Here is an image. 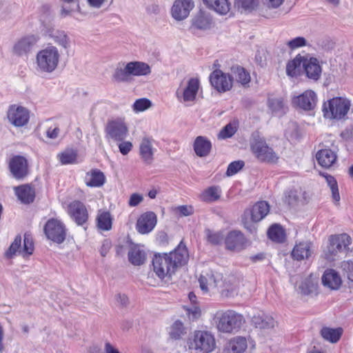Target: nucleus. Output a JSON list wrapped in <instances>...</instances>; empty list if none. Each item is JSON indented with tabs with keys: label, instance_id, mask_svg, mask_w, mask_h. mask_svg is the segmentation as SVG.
<instances>
[{
	"label": "nucleus",
	"instance_id": "38",
	"mask_svg": "<svg viewBox=\"0 0 353 353\" xmlns=\"http://www.w3.org/2000/svg\"><path fill=\"white\" fill-rule=\"evenodd\" d=\"M97 225L99 229L108 231L112 228V218L109 212H99L97 217Z\"/></svg>",
	"mask_w": 353,
	"mask_h": 353
},
{
	"label": "nucleus",
	"instance_id": "48",
	"mask_svg": "<svg viewBox=\"0 0 353 353\" xmlns=\"http://www.w3.org/2000/svg\"><path fill=\"white\" fill-rule=\"evenodd\" d=\"M321 174L325 178V180L330 188L333 200L339 204L341 197L336 181L332 176L327 174L321 173Z\"/></svg>",
	"mask_w": 353,
	"mask_h": 353
},
{
	"label": "nucleus",
	"instance_id": "41",
	"mask_svg": "<svg viewBox=\"0 0 353 353\" xmlns=\"http://www.w3.org/2000/svg\"><path fill=\"white\" fill-rule=\"evenodd\" d=\"M268 236L272 241L277 243H283L285 241V235L283 228L274 223L268 230Z\"/></svg>",
	"mask_w": 353,
	"mask_h": 353
},
{
	"label": "nucleus",
	"instance_id": "15",
	"mask_svg": "<svg viewBox=\"0 0 353 353\" xmlns=\"http://www.w3.org/2000/svg\"><path fill=\"white\" fill-rule=\"evenodd\" d=\"M7 117L9 122L14 126L23 127L28 123L30 114L26 108L12 105L8 110Z\"/></svg>",
	"mask_w": 353,
	"mask_h": 353
},
{
	"label": "nucleus",
	"instance_id": "53",
	"mask_svg": "<svg viewBox=\"0 0 353 353\" xmlns=\"http://www.w3.org/2000/svg\"><path fill=\"white\" fill-rule=\"evenodd\" d=\"M236 131V128L232 123L227 124L219 133V139H228L231 137Z\"/></svg>",
	"mask_w": 353,
	"mask_h": 353
},
{
	"label": "nucleus",
	"instance_id": "47",
	"mask_svg": "<svg viewBox=\"0 0 353 353\" xmlns=\"http://www.w3.org/2000/svg\"><path fill=\"white\" fill-rule=\"evenodd\" d=\"M185 333V327L179 320H176L173 323L169 332L170 336L174 340L180 339Z\"/></svg>",
	"mask_w": 353,
	"mask_h": 353
},
{
	"label": "nucleus",
	"instance_id": "45",
	"mask_svg": "<svg viewBox=\"0 0 353 353\" xmlns=\"http://www.w3.org/2000/svg\"><path fill=\"white\" fill-rule=\"evenodd\" d=\"M317 284L311 279L307 278L301 281L298 287V291L304 295H309L316 292Z\"/></svg>",
	"mask_w": 353,
	"mask_h": 353
},
{
	"label": "nucleus",
	"instance_id": "33",
	"mask_svg": "<svg viewBox=\"0 0 353 353\" xmlns=\"http://www.w3.org/2000/svg\"><path fill=\"white\" fill-rule=\"evenodd\" d=\"M128 71L131 76H143L149 74L151 72L150 67L148 64L139 62L132 61L127 63Z\"/></svg>",
	"mask_w": 353,
	"mask_h": 353
},
{
	"label": "nucleus",
	"instance_id": "61",
	"mask_svg": "<svg viewBox=\"0 0 353 353\" xmlns=\"http://www.w3.org/2000/svg\"><path fill=\"white\" fill-rule=\"evenodd\" d=\"M178 211L182 216H190L193 213V209L191 206L181 205L178 207Z\"/></svg>",
	"mask_w": 353,
	"mask_h": 353
},
{
	"label": "nucleus",
	"instance_id": "1",
	"mask_svg": "<svg viewBox=\"0 0 353 353\" xmlns=\"http://www.w3.org/2000/svg\"><path fill=\"white\" fill-rule=\"evenodd\" d=\"M188 256L185 246L181 243L169 254H158L154 256L152 261L153 271L161 280L170 279L179 267L187 263Z\"/></svg>",
	"mask_w": 353,
	"mask_h": 353
},
{
	"label": "nucleus",
	"instance_id": "31",
	"mask_svg": "<svg viewBox=\"0 0 353 353\" xmlns=\"http://www.w3.org/2000/svg\"><path fill=\"white\" fill-rule=\"evenodd\" d=\"M211 143L206 138L197 137L194 143V150L197 156L203 157L209 154L211 150Z\"/></svg>",
	"mask_w": 353,
	"mask_h": 353
},
{
	"label": "nucleus",
	"instance_id": "5",
	"mask_svg": "<svg viewBox=\"0 0 353 353\" xmlns=\"http://www.w3.org/2000/svg\"><path fill=\"white\" fill-rule=\"evenodd\" d=\"M270 212L268 202L261 201L256 203L251 208L244 211L242 216V223L244 228L250 232H256V228L252 223H256L264 219Z\"/></svg>",
	"mask_w": 353,
	"mask_h": 353
},
{
	"label": "nucleus",
	"instance_id": "9",
	"mask_svg": "<svg viewBox=\"0 0 353 353\" xmlns=\"http://www.w3.org/2000/svg\"><path fill=\"white\" fill-rule=\"evenodd\" d=\"M105 138L114 142L122 141L128 134V128L121 119L109 120L105 128Z\"/></svg>",
	"mask_w": 353,
	"mask_h": 353
},
{
	"label": "nucleus",
	"instance_id": "32",
	"mask_svg": "<svg viewBox=\"0 0 353 353\" xmlns=\"http://www.w3.org/2000/svg\"><path fill=\"white\" fill-rule=\"evenodd\" d=\"M212 19L209 14L199 12L192 21V28L198 30H208L211 27Z\"/></svg>",
	"mask_w": 353,
	"mask_h": 353
},
{
	"label": "nucleus",
	"instance_id": "8",
	"mask_svg": "<svg viewBox=\"0 0 353 353\" xmlns=\"http://www.w3.org/2000/svg\"><path fill=\"white\" fill-rule=\"evenodd\" d=\"M34 251V244L30 234H24L23 245L21 246V236L17 235L11 243L8 249L5 252L4 256L6 259H12L17 254H21L23 256L30 255Z\"/></svg>",
	"mask_w": 353,
	"mask_h": 353
},
{
	"label": "nucleus",
	"instance_id": "60",
	"mask_svg": "<svg viewBox=\"0 0 353 353\" xmlns=\"http://www.w3.org/2000/svg\"><path fill=\"white\" fill-rule=\"evenodd\" d=\"M60 130L58 127L54 128H49L46 131V136L48 138L51 139H57L59 136Z\"/></svg>",
	"mask_w": 353,
	"mask_h": 353
},
{
	"label": "nucleus",
	"instance_id": "24",
	"mask_svg": "<svg viewBox=\"0 0 353 353\" xmlns=\"http://www.w3.org/2000/svg\"><path fill=\"white\" fill-rule=\"evenodd\" d=\"M319 164L325 168H330L336 161L337 155L331 149L325 148L320 150L316 154Z\"/></svg>",
	"mask_w": 353,
	"mask_h": 353
},
{
	"label": "nucleus",
	"instance_id": "19",
	"mask_svg": "<svg viewBox=\"0 0 353 353\" xmlns=\"http://www.w3.org/2000/svg\"><path fill=\"white\" fill-rule=\"evenodd\" d=\"M194 6L192 0H175L171 8L172 17L176 21H182L189 16Z\"/></svg>",
	"mask_w": 353,
	"mask_h": 353
},
{
	"label": "nucleus",
	"instance_id": "46",
	"mask_svg": "<svg viewBox=\"0 0 353 353\" xmlns=\"http://www.w3.org/2000/svg\"><path fill=\"white\" fill-rule=\"evenodd\" d=\"M63 3L68 4V8L65 6H62L61 9V15L62 17H66L75 11H80L79 0H59Z\"/></svg>",
	"mask_w": 353,
	"mask_h": 353
},
{
	"label": "nucleus",
	"instance_id": "4",
	"mask_svg": "<svg viewBox=\"0 0 353 353\" xmlns=\"http://www.w3.org/2000/svg\"><path fill=\"white\" fill-rule=\"evenodd\" d=\"M188 345L190 350L201 353H210L215 349L216 341L211 332L195 330L189 336Z\"/></svg>",
	"mask_w": 353,
	"mask_h": 353
},
{
	"label": "nucleus",
	"instance_id": "51",
	"mask_svg": "<svg viewBox=\"0 0 353 353\" xmlns=\"http://www.w3.org/2000/svg\"><path fill=\"white\" fill-rule=\"evenodd\" d=\"M62 164L72 163L76 161L77 154L73 150H66L59 155Z\"/></svg>",
	"mask_w": 353,
	"mask_h": 353
},
{
	"label": "nucleus",
	"instance_id": "11",
	"mask_svg": "<svg viewBox=\"0 0 353 353\" xmlns=\"http://www.w3.org/2000/svg\"><path fill=\"white\" fill-rule=\"evenodd\" d=\"M250 147L252 152L259 161L274 163L279 159L273 149L263 139H255L251 143Z\"/></svg>",
	"mask_w": 353,
	"mask_h": 353
},
{
	"label": "nucleus",
	"instance_id": "52",
	"mask_svg": "<svg viewBox=\"0 0 353 353\" xmlns=\"http://www.w3.org/2000/svg\"><path fill=\"white\" fill-rule=\"evenodd\" d=\"M341 267L348 280L353 282V261H344L341 263Z\"/></svg>",
	"mask_w": 353,
	"mask_h": 353
},
{
	"label": "nucleus",
	"instance_id": "49",
	"mask_svg": "<svg viewBox=\"0 0 353 353\" xmlns=\"http://www.w3.org/2000/svg\"><path fill=\"white\" fill-rule=\"evenodd\" d=\"M207 240L213 245H219L222 243L224 235L221 232H214L210 229L205 230Z\"/></svg>",
	"mask_w": 353,
	"mask_h": 353
},
{
	"label": "nucleus",
	"instance_id": "7",
	"mask_svg": "<svg viewBox=\"0 0 353 353\" xmlns=\"http://www.w3.org/2000/svg\"><path fill=\"white\" fill-rule=\"evenodd\" d=\"M351 242V237L345 233L330 236L327 246L323 249L324 257L327 260L333 261L339 252L348 248Z\"/></svg>",
	"mask_w": 353,
	"mask_h": 353
},
{
	"label": "nucleus",
	"instance_id": "27",
	"mask_svg": "<svg viewBox=\"0 0 353 353\" xmlns=\"http://www.w3.org/2000/svg\"><path fill=\"white\" fill-rule=\"evenodd\" d=\"M312 243L310 241L301 242L294 247L291 255L294 260L301 261L312 255Z\"/></svg>",
	"mask_w": 353,
	"mask_h": 353
},
{
	"label": "nucleus",
	"instance_id": "14",
	"mask_svg": "<svg viewBox=\"0 0 353 353\" xmlns=\"http://www.w3.org/2000/svg\"><path fill=\"white\" fill-rule=\"evenodd\" d=\"M221 280V274L209 270L202 272L199 279V282L203 292H214Z\"/></svg>",
	"mask_w": 353,
	"mask_h": 353
},
{
	"label": "nucleus",
	"instance_id": "30",
	"mask_svg": "<svg viewBox=\"0 0 353 353\" xmlns=\"http://www.w3.org/2000/svg\"><path fill=\"white\" fill-rule=\"evenodd\" d=\"M105 181L103 173L99 170H91L85 177V184L89 187H101L104 184Z\"/></svg>",
	"mask_w": 353,
	"mask_h": 353
},
{
	"label": "nucleus",
	"instance_id": "25",
	"mask_svg": "<svg viewBox=\"0 0 353 353\" xmlns=\"http://www.w3.org/2000/svg\"><path fill=\"white\" fill-rule=\"evenodd\" d=\"M154 150L152 140L148 137H144L140 143L139 153L141 159L145 164L150 165L152 163Z\"/></svg>",
	"mask_w": 353,
	"mask_h": 353
},
{
	"label": "nucleus",
	"instance_id": "37",
	"mask_svg": "<svg viewBox=\"0 0 353 353\" xmlns=\"http://www.w3.org/2000/svg\"><path fill=\"white\" fill-rule=\"evenodd\" d=\"M221 190L219 186H211L205 189L200 195L203 201L210 203L219 199Z\"/></svg>",
	"mask_w": 353,
	"mask_h": 353
},
{
	"label": "nucleus",
	"instance_id": "42",
	"mask_svg": "<svg viewBox=\"0 0 353 353\" xmlns=\"http://www.w3.org/2000/svg\"><path fill=\"white\" fill-rule=\"evenodd\" d=\"M130 262L134 265L143 264L145 260V253L137 246L131 248L128 252Z\"/></svg>",
	"mask_w": 353,
	"mask_h": 353
},
{
	"label": "nucleus",
	"instance_id": "58",
	"mask_svg": "<svg viewBox=\"0 0 353 353\" xmlns=\"http://www.w3.org/2000/svg\"><path fill=\"white\" fill-rule=\"evenodd\" d=\"M117 143H119L118 146L119 149V152L123 155L128 154L132 149V143L130 141H118Z\"/></svg>",
	"mask_w": 353,
	"mask_h": 353
},
{
	"label": "nucleus",
	"instance_id": "40",
	"mask_svg": "<svg viewBox=\"0 0 353 353\" xmlns=\"http://www.w3.org/2000/svg\"><path fill=\"white\" fill-rule=\"evenodd\" d=\"M343 330L341 328H330L327 327H323L321 330L322 337L332 343H336L342 335Z\"/></svg>",
	"mask_w": 353,
	"mask_h": 353
},
{
	"label": "nucleus",
	"instance_id": "28",
	"mask_svg": "<svg viewBox=\"0 0 353 353\" xmlns=\"http://www.w3.org/2000/svg\"><path fill=\"white\" fill-rule=\"evenodd\" d=\"M341 279L339 274L334 270H327L323 274V284L332 290L339 289L341 285Z\"/></svg>",
	"mask_w": 353,
	"mask_h": 353
},
{
	"label": "nucleus",
	"instance_id": "39",
	"mask_svg": "<svg viewBox=\"0 0 353 353\" xmlns=\"http://www.w3.org/2000/svg\"><path fill=\"white\" fill-rule=\"evenodd\" d=\"M50 37L54 43L64 49L70 48V39L65 31L59 30H53L50 33Z\"/></svg>",
	"mask_w": 353,
	"mask_h": 353
},
{
	"label": "nucleus",
	"instance_id": "22",
	"mask_svg": "<svg viewBox=\"0 0 353 353\" xmlns=\"http://www.w3.org/2000/svg\"><path fill=\"white\" fill-rule=\"evenodd\" d=\"M157 223V216L152 212H147L139 218L137 229L141 234H147L152 230Z\"/></svg>",
	"mask_w": 353,
	"mask_h": 353
},
{
	"label": "nucleus",
	"instance_id": "57",
	"mask_svg": "<svg viewBox=\"0 0 353 353\" xmlns=\"http://www.w3.org/2000/svg\"><path fill=\"white\" fill-rule=\"evenodd\" d=\"M299 195L296 190H292L287 192L285 195V202L289 205H294L299 201Z\"/></svg>",
	"mask_w": 353,
	"mask_h": 353
},
{
	"label": "nucleus",
	"instance_id": "36",
	"mask_svg": "<svg viewBox=\"0 0 353 353\" xmlns=\"http://www.w3.org/2000/svg\"><path fill=\"white\" fill-rule=\"evenodd\" d=\"M268 106L272 114L278 116L285 114L287 109L284 99L281 97H269L268 99Z\"/></svg>",
	"mask_w": 353,
	"mask_h": 353
},
{
	"label": "nucleus",
	"instance_id": "35",
	"mask_svg": "<svg viewBox=\"0 0 353 353\" xmlns=\"http://www.w3.org/2000/svg\"><path fill=\"white\" fill-rule=\"evenodd\" d=\"M204 3L210 9L220 14H226L230 10V3L228 0H203Z\"/></svg>",
	"mask_w": 353,
	"mask_h": 353
},
{
	"label": "nucleus",
	"instance_id": "17",
	"mask_svg": "<svg viewBox=\"0 0 353 353\" xmlns=\"http://www.w3.org/2000/svg\"><path fill=\"white\" fill-rule=\"evenodd\" d=\"M210 81L212 86L219 92H225L232 87V79L230 75L220 70H216L210 74Z\"/></svg>",
	"mask_w": 353,
	"mask_h": 353
},
{
	"label": "nucleus",
	"instance_id": "56",
	"mask_svg": "<svg viewBox=\"0 0 353 353\" xmlns=\"http://www.w3.org/2000/svg\"><path fill=\"white\" fill-rule=\"evenodd\" d=\"M306 44V39L302 37H296L289 41L287 43V45L291 50H294L300 47L305 46Z\"/></svg>",
	"mask_w": 353,
	"mask_h": 353
},
{
	"label": "nucleus",
	"instance_id": "50",
	"mask_svg": "<svg viewBox=\"0 0 353 353\" xmlns=\"http://www.w3.org/2000/svg\"><path fill=\"white\" fill-rule=\"evenodd\" d=\"M151 101L146 98H141L135 101L132 105V109L135 112H143L150 108Z\"/></svg>",
	"mask_w": 353,
	"mask_h": 353
},
{
	"label": "nucleus",
	"instance_id": "23",
	"mask_svg": "<svg viewBox=\"0 0 353 353\" xmlns=\"http://www.w3.org/2000/svg\"><path fill=\"white\" fill-rule=\"evenodd\" d=\"M303 68L307 78L316 81L321 75L322 69L316 58L311 57L303 61Z\"/></svg>",
	"mask_w": 353,
	"mask_h": 353
},
{
	"label": "nucleus",
	"instance_id": "43",
	"mask_svg": "<svg viewBox=\"0 0 353 353\" xmlns=\"http://www.w3.org/2000/svg\"><path fill=\"white\" fill-rule=\"evenodd\" d=\"M231 70L233 75L232 78L234 79L237 82L241 83L242 85H246L250 83V73L247 72L243 67L239 65L233 66Z\"/></svg>",
	"mask_w": 353,
	"mask_h": 353
},
{
	"label": "nucleus",
	"instance_id": "6",
	"mask_svg": "<svg viewBox=\"0 0 353 353\" xmlns=\"http://www.w3.org/2000/svg\"><path fill=\"white\" fill-rule=\"evenodd\" d=\"M59 59L58 49L55 46H48L37 53V70L41 72L51 73L57 68Z\"/></svg>",
	"mask_w": 353,
	"mask_h": 353
},
{
	"label": "nucleus",
	"instance_id": "2",
	"mask_svg": "<svg viewBox=\"0 0 353 353\" xmlns=\"http://www.w3.org/2000/svg\"><path fill=\"white\" fill-rule=\"evenodd\" d=\"M350 106L351 102L348 99L336 97L323 103L322 111L326 119L341 120L347 114Z\"/></svg>",
	"mask_w": 353,
	"mask_h": 353
},
{
	"label": "nucleus",
	"instance_id": "34",
	"mask_svg": "<svg viewBox=\"0 0 353 353\" xmlns=\"http://www.w3.org/2000/svg\"><path fill=\"white\" fill-rule=\"evenodd\" d=\"M247 348V341L244 337H235L231 339L225 348L226 353H243Z\"/></svg>",
	"mask_w": 353,
	"mask_h": 353
},
{
	"label": "nucleus",
	"instance_id": "20",
	"mask_svg": "<svg viewBox=\"0 0 353 353\" xmlns=\"http://www.w3.org/2000/svg\"><path fill=\"white\" fill-rule=\"evenodd\" d=\"M68 213L75 223L79 225L85 223L88 218L85 205L79 201H74L70 203Z\"/></svg>",
	"mask_w": 353,
	"mask_h": 353
},
{
	"label": "nucleus",
	"instance_id": "55",
	"mask_svg": "<svg viewBox=\"0 0 353 353\" xmlns=\"http://www.w3.org/2000/svg\"><path fill=\"white\" fill-rule=\"evenodd\" d=\"M236 4L239 8L244 10H252L257 6L256 0H236Z\"/></svg>",
	"mask_w": 353,
	"mask_h": 353
},
{
	"label": "nucleus",
	"instance_id": "44",
	"mask_svg": "<svg viewBox=\"0 0 353 353\" xmlns=\"http://www.w3.org/2000/svg\"><path fill=\"white\" fill-rule=\"evenodd\" d=\"M127 68L128 64H126L123 68L117 67L112 74V80L117 83L130 82L132 80V76L130 73L128 72Z\"/></svg>",
	"mask_w": 353,
	"mask_h": 353
},
{
	"label": "nucleus",
	"instance_id": "16",
	"mask_svg": "<svg viewBox=\"0 0 353 353\" xmlns=\"http://www.w3.org/2000/svg\"><path fill=\"white\" fill-rule=\"evenodd\" d=\"M8 167L12 176L17 180L23 179L29 173L28 161L23 156L16 155L12 157Z\"/></svg>",
	"mask_w": 353,
	"mask_h": 353
},
{
	"label": "nucleus",
	"instance_id": "59",
	"mask_svg": "<svg viewBox=\"0 0 353 353\" xmlns=\"http://www.w3.org/2000/svg\"><path fill=\"white\" fill-rule=\"evenodd\" d=\"M143 200V197L141 194L138 193H133L130 195L128 201V205L130 207H135L141 203Z\"/></svg>",
	"mask_w": 353,
	"mask_h": 353
},
{
	"label": "nucleus",
	"instance_id": "18",
	"mask_svg": "<svg viewBox=\"0 0 353 353\" xmlns=\"http://www.w3.org/2000/svg\"><path fill=\"white\" fill-rule=\"evenodd\" d=\"M317 102L316 93L312 90H306L301 94L293 97L292 103L293 105L304 110H313Z\"/></svg>",
	"mask_w": 353,
	"mask_h": 353
},
{
	"label": "nucleus",
	"instance_id": "10",
	"mask_svg": "<svg viewBox=\"0 0 353 353\" xmlns=\"http://www.w3.org/2000/svg\"><path fill=\"white\" fill-rule=\"evenodd\" d=\"M199 80L190 78L187 81L183 80L176 91V97L180 102H193L199 88Z\"/></svg>",
	"mask_w": 353,
	"mask_h": 353
},
{
	"label": "nucleus",
	"instance_id": "62",
	"mask_svg": "<svg viewBox=\"0 0 353 353\" xmlns=\"http://www.w3.org/2000/svg\"><path fill=\"white\" fill-rule=\"evenodd\" d=\"M160 7L158 4L152 3L147 6L146 11L150 14H158L160 12Z\"/></svg>",
	"mask_w": 353,
	"mask_h": 353
},
{
	"label": "nucleus",
	"instance_id": "26",
	"mask_svg": "<svg viewBox=\"0 0 353 353\" xmlns=\"http://www.w3.org/2000/svg\"><path fill=\"white\" fill-rule=\"evenodd\" d=\"M18 199L24 204H29L34 201L35 191L28 184L21 185L14 188Z\"/></svg>",
	"mask_w": 353,
	"mask_h": 353
},
{
	"label": "nucleus",
	"instance_id": "21",
	"mask_svg": "<svg viewBox=\"0 0 353 353\" xmlns=\"http://www.w3.org/2000/svg\"><path fill=\"white\" fill-rule=\"evenodd\" d=\"M225 243L228 250L239 251L245 248L246 239L241 232L233 230L228 234Z\"/></svg>",
	"mask_w": 353,
	"mask_h": 353
},
{
	"label": "nucleus",
	"instance_id": "54",
	"mask_svg": "<svg viewBox=\"0 0 353 353\" xmlns=\"http://www.w3.org/2000/svg\"><path fill=\"white\" fill-rule=\"evenodd\" d=\"M243 166L244 162L243 161H236L230 163L226 171L227 176H230L236 174Z\"/></svg>",
	"mask_w": 353,
	"mask_h": 353
},
{
	"label": "nucleus",
	"instance_id": "3",
	"mask_svg": "<svg viewBox=\"0 0 353 353\" xmlns=\"http://www.w3.org/2000/svg\"><path fill=\"white\" fill-rule=\"evenodd\" d=\"M215 320L218 330L224 333L237 332L245 322L242 314L232 310L217 312Z\"/></svg>",
	"mask_w": 353,
	"mask_h": 353
},
{
	"label": "nucleus",
	"instance_id": "63",
	"mask_svg": "<svg viewBox=\"0 0 353 353\" xmlns=\"http://www.w3.org/2000/svg\"><path fill=\"white\" fill-rule=\"evenodd\" d=\"M117 302L121 306L125 307L128 304V298L124 294H118L116 295Z\"/></svg>",
	"mask_w": 353,
	"mask_h": 353
},
{
	"label": "nucleus",
	"instance_id": "13",
	"mask_svg": "<svg viewBox=\"0 0 353 353\" xmlns=\"http://www.w3.org/2000/svg\"><path fill=\"white\" fill-rule=\"evenodd\" d=\"M39 37L28 34L19 39L13 45L12 52L18 57H27L35 48Z\"/></svg>",
	"mask_w": 353,
	"mask_h": 353
},
{
	"label": "nucleus",
	"instance_id": "29",
	"mask_svg": "<svg viewBox=\"0 0 353 353\" xmlns=\"http://www.w3.org/2000/svg\"><path fill=\"white\" fill-rule=\"evenodd\" d=\"M252 322L256 328L260 330H269L273 328L276 324L274 319L264 313L254 315L252 319Z\"/></svg>",
	"mask_w": 353,
	"mask_h": 353
},
{
	"label": "nucleus",
	"instance_id": "12",
	"mask_svg": "<svg viewBox=\"0 0 353 353\" xmlns=\"http://www.w3.org/2000/svg\"><path fill=\"white\" fill-rule=\"evenodd\" d=\"M44 232L48 239L59 244L65 239V227L61 221L55 219L47 221L44 226Z\"/></svg>",
	"mask_w": 353,
	"mask_h": 353
},
{
	"label": "nucleus",
	"instance_id": "64",
	"mask_svg": "<svg viewBox=\"0 0 353 353\" xmlns=\"http://www.w3.org/2000/svg\"><path fill=\"white\" fill-rule=\"evenodd\" d=\"M296 67L290 61L286 66V72L289 76L294 77L296 74Z\"/></svg>",
	"mask_w": 353,
	"mask_h": 353
}]
</instances>
